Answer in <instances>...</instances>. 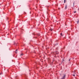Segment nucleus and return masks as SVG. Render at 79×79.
I'll return each mask as SVG.
<instances>
[{
    "instance_id": "f257e3e1",
    "label": "nucleus",
    "mask_w": 79,
    "mask_h": 79,
    "mask_svg": "<svg viewBox=\"0 0 79 79\" xmlns=\"http://www.w3.org/2000/svg\"><path fill=\"white\" fill-rule=\"evenodd\" d=\"M65 76H66V75L64 74L63 77L61 79H64L65 78Z\"/></svg>"
},
{
    "instance_id": "f03ea898",
    "label": "nucleus",
    "mask_w": 79,
    "mask_h": 79,
    "mask_svg": "<svg viewBox=\"0 0 79 79\" xmlns=\"http://www.w3.org/2000/svg\"><path fill=\"white\" fill-rule=\"evenodd\" d=\"M23 55H24V54L23 53H21L20 55V56H23Z\"/></svg>"
},
{
    "instance_id": "7ed1b4c3",
    "label": "nucleus",
    "mask_w": 79,
    "mask_h": 79,
    "mask_svg": "<svg viewBox=\"0 0 79 79\" xmlns=\"http://www.w3.org/2000/svg\"><path fill=\"white\" fill-rule=\"evenodd\" d=\"M65 9H67V5L65 6Z\"/></svg>"
},
{
    "instance_id": "20e7f679",
    "label": "nucleus",
    "mask_w": 79,
    "mask_h": 79,
    "mask_svg": "<svg viewBox=\"0 0 79 79\" xmlns=\"http://www.w3.org/2000/svg\"><path fill=\"white\" fill-rule=\"evenodd\" d=\"M16 52H15V53H18V52H17V51H18V49H16Z\"/></svg>"
},
{
    "instance_id": "39448f33",
    "label": "nucleus",
    "mask_w": 79,
    "mask_h": 79,
    "mask_svg": "<svg viewBox=\"0 0 79 79\" xmlns=\"http://www.w3.org/2000/svg\"><path fill=\"white\" fill-rule=\"evenodd\" d=\"M37 35L38 36H40V35L39 34H37Z\"/></svg>"
},
{
    "instance_id": "423d86ee",
    "label": "nucleus",
    "mask_w": 79,
    "mask_h": 79,
    "mask_svg": "<svg viewBox=\"0 0 79 79\" xmlns=\"http://www.w3.org/2000/svg\"><path fill=\"white\" fill-rule=\"evenodd\" d=\"M64 3H66V0H64Z\"/></svg>"
},
{
    "instance_id": "0eeeda50",
    "label": "nucleus",
    "mask_w": 79,
    "mask_h": 79,
    "mask_svg": "<svg viewBox=\"0 0 79 79\" xmlns=\"http://www.w3.org/2000/svg\"><path fill=\"white\" fill-rule=\"evenodd\" d=\"M52 30H53V29H50V31H52Z\"/></svg>"
},
{
    "instance_id": "6e6552de",
    "label": "nucleus",
    "mask_w": 79,
    "mask_h": 79,
    "mask_svg": "<svg viewBox=\"0 0 79 79\" xmlns=\"http://www.w3.org/2000/svg\"><path fill=\"white\" fill-rule=\"evenodd\" d=\"M73 13H76V11H74Z\"/></svg>"
},
{
    "instance_id": "1a4fd4ad",
    "label": "nucleus",
    "mask_w": 79,
    "mask_h": 79,
    "mask_svg": "<svg viewBox=\"0 0 79 79\" xmlns=\"http://www.w3.org/2000/svg\"><path fill=\"white\" fill-rule=\"evenodd\" d=\"M60 35H61V36H63V35H62V33L60 34Z\"/></svg>"
},
{
    "instance_id": "9d476101",
    "label": "nucleus",
    "mask_w": 79,
    "mask_h": 79,
    "mask_svg": "<svg viewBox=\"0 0 79 79\" xmlns=\"http://www.w3.org/2000/svg\"><path fill=\"white\" fill-rule=\"evenodd\" d=\"M79 21L78 20V21H77V24H78V23H79Z\"/></svg>"
},
{
    "instance_id": "9b49d317",
    "label": "nucleus",
    "mask_w": 79,
    "mask_h": 79,
    "mask_svg": "<svg viewBox=\"0 0 79 79\" xmlns=\"http://www.w3.org/2000/svg\"><path fill=\"white\" fill-rule=\"evenodd\" d=\"M73 76L74 77L75 76V74L73 75Z\"/></svg>"
},
{
    "instance_id": "f8f14e48",
    "label": "nucleus",
    "mask_w": 79,
    "mask_h": 79,
    "mask_svg": "<svg viewBox=\"0 0 79 79\" xmlns=\"http://www.w3.org/2000/svg\"><path fill=\"white\" fill-rule=\"evenodd\" d=\"M3 73H1L0 74V75H1V74H2Z\"/></svg>"
},
{
    "instance_id": "ddd939ff",
    "label": "nucleus",
    "mask_w": 79,
    "mask_h": 79,
    "mask_svg": "<svg viewBox=\"0 0 79 79\" xmlns=\"http://www.w3.org/2000/svg\"><path fill=\"white\" fill-rule=\"evenodd\" d=\"M69 61H70V59H69Z\"/></svg>"
},
{
    "instance_id": "4468645a",
    "label": "nucleus",
    "mask_w": 79,
    "mask_h": 79,
    "mask_svg": "<svg viewBox=\"0 0 79 79\" xmlns=\"http://www.w3.org/2000/svg\"><path fill=\"white\" fill-rule=\"evenodd\" d=\"M74 74H76V73L75 72L74 73Z\"/></svg>"
},
{
    "instance_id": "2eb2a0df",
    "label": "nucleus",
    "mask_w": 79,
    "mask_h": 79,
    "mask_svg": "<svg viewBox=\"0 0 79 79\" xmlns=\"http://www.w3.org/2000/svg\"><path fill=\"white\" fill-rule=\"evenodd\" d=\"M59 9L60 10V8H59Z\"/></svg>"
},
{
    "instance_id": "dca6fc26",
    "label": "nucleus",
    "mask_w": 79,
    "mask_h": 79,
    "mask_svg": "<svg viewBox=\"0 0 79 79\" xmlns=\"http://www.w3.org/2000/svg\"><path fill=\"white\" fill-rule=\"evenodd\" d=\"M56 54H58V53H56Z\"/></svg>"
},
{
    "instance_id": "f3484780",
    "label": "nucleus",
    "mask_w": 79,
    "mask_h": 79,
    "mask_svg": "<svg viewBox=\"0 0 79 79\" xmlns=\"http://www.w3.org/2000/svg\"><path fill=\"white\" fill-rule=\"evenodd\" d=\"M74 4V3H73V4Z\"/></svg>"
},
{
    "instance_id": "a211bd4d",
    "label": "nucleus",
    "mask_w": 79,
    "mask_h": 79,
    "mask_svg": "<svg viewBox=\"0 0 79 79\" xmlns=\"http://www.w3.org/2000/svg\"><path fill=\"white\" fill-rule=\"evenodd\" d=\"M36 8H37V7H36Z\"/></svg>"
}]
</instances>
